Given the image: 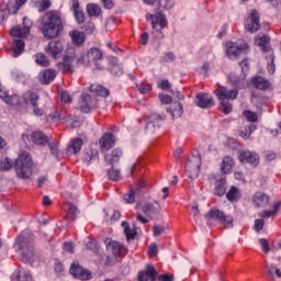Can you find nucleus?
<instances>
[{"label": "nucleus", "mask_w": 281, "mask_h": 281, "mask_svg": "<svg viewBox=\"0 0 281 281\" xmlns=\"http://www.w3.org/2000/svg\"><path fill=\"white\" fill-rule=\"evenodd\" d=\"M10 34L15 38H25V36L30 34V26H14L13 29H11Z\"/></svg>", "instance_id": "obj_31"}, {"label": "nucleus", "mask_w": 281, "mask_h": 281, "mask_svg": "<svg viewBox=\"0 0 281 281\" xmlns=\"http://www.w3.org/2000/svg\"><path fill=\"white\" fill-rule=\"evenodd\" d=\"M85 144V140L80 137L72 138L70 144L67 147L68 155H78L80 150H82V146Z\"/></svg>", "instance_id": "obj_26"}, {"label": "nucleus", "mask_w": 281, "mask_h": 281, "mask_svg": "<svg viewBox=\"0 0 281 281\" xmlns=\"http://www.w3.org/2000/svg\"><path fill=\"white\" fill-rule=\"evenodd\" d=\"M99 155L98 150L87 149L83 154L82 161L89 166L91 161H98Z\"/></svg>", "instance_id": "obj_43"}, {"label": "nucleus", "mask_w": 281, "mask_h": 281, "mask_svg": "<svg viewBox=\"0 0 281 281\" xmlns=\"http://www.w3.org/2000/svg\"><path fill=\"white\" fill-rule=\"evenodd\" d=\"M206 221H218L221 225H224L226 228L234 227V217L232 215H226L225 212L218 210V209H211L205 214Z\"/></svg>", "instance_id": "obj_6"}, {"label": "nucleus", "mask_w": 281, "mask_h": 281, "mask_svg": "<svg viewBox=\"0 0 281 281\" xmlns=\"http://www.w3.org/2000/svg\"><path fill=\"white\" fill-rule=\"evenodd\" d=\"M78 106L81 113H91V111H95V109L100 106V102L97 98H93L91 94L83 92L80 95Z\"/></svg>", "instance_id": "obj_7"}, {"label": "nucleus", "mask_w": 281, "mask_h": 281, "mask_svg": "<svg viewBox=\"0 0 281 281\" xmlns=\"http://www.w3.org/2000/svg\"><path fill=\"white\" fill-rule=\"evenodd\" d=\"M159 100L162 104H170V102H172V97L168 94H159Z\"/></svg>", "instance_id": "obj_60"}, {"label": "nucleus", "mask_w": 281, "mask_h": 281, "mask_svg": "<svg viewBox=\"0 0 281 281\" xmlns=\"http://www.w3.org/2000/svg\"><path fill=\"white\" fill-rule=\"evenodd\" d=\"M139 93L145 94L148 93V91H153V86H150L149 83H139L136 85Z\"/></svg>", "instance_id": "obj_55"}, {"label": "nucleus", "mask_w": 281, "mask_h": 281, "mask_svg": "<svg viewBox=\"0 0 281 281\" xmlns=\"http://www.w3.org/2000/svg\"><path fill=\"white\" fill-rule=\"evenodd\" d=\"M271 201V198L269 194L258 191L252 196V203L256 205V207H267Z\"/></svg>", "instance_id": "obj_20"}, {"label": "nucleus", "mask_w": 281, "mask_h": 281, "mask_svg": "<svg viewBox=\"0 0 281 281\" xmlns=\"http://www.w3.org/2000/svg\"><path fill=\"white\" fill-rule=\"evenodd\" d=\"M168 113L175 119L181 117L183 115V105L181 102L176 101L167 108Z\"/></svg>", "instance_id": "obj_28"}, {"label": "nucleus", "mask_w": 281, "mask_h": 281, "mask_svg": "<svg viewBox=\"0 0 281 281\" xmlns=\"http://www.w3.org/2000/svg\"><path fill=\"white\" fill-rule=\"evenodd\" d=\"M254 131H256V125H248L245 126L240 133H239V137H241L243 139H249V137H251V133H254Z\"/></svg>", "instance_id": "obj_51"}, {"label": "nucleus", "mask_w": 281, "mask_h": 281, "mask_svg": "<svg viewBox=\"0 0 281 281\" xmlns=\"http://www.w3.org/2000/svg\"><path fill=\"white\" fill-rule=\"evenodd\" d=\"M238 159L240 164H250V166H258L260 164V156L256 151L241 150L239 151Z\"/></svg>", "instance_id": "obj_13"}, {"label": "nucleus", "mask_w": 281, "mask_h": 281, "mask_svg": "<svg viewBox=\"0 0 281 281\" xmlns=\"http://www.w3.org/2000/svg\"><path fill=\"white\" fill-rule=\"evenodd\" d=\"M11 281H33L30 270H18L11 274Z\"/></svg>", "instance_id": "obj_29"}, {"label": "nucleus", "mask_w": 281, "mask_h": 281, "mask_svg": "<svg viewBox=\"0 0 281 281\" xmlns=\"http://www.w3.org/2000/svg\"><path fill=\"white\" fill-rule=\"evenodd\" d=\"M266 58L268 60L267 70L270 74V76H273L276 74V56H273V52H270L266 55Z\"/></svg>", "instance_id": "obj_47"}, {"label": "nucleus", "mask_w": 281, "mask_h": 281, "mask_svg": "<svg viewBox=\"0 0 281 281\" xmlns=\"http://www.w3.org/2000/svg\"><path fill=\"white\" fill-rule=\"evenodd\" d=\"M108 177L112 181H120V179H122V176L120 175V170L114 168L108 170Z\"/></svg>", "instance_id": "obj_54"}, {"label": "nucleus", "mask_w": 281, "mask_h": 281, "mask_svg": "<svg viewBox=\"0 0 281 281\" xmlns=\"http://www.w3.org/2000/svg\"><path fill=\"white\" fill-rule=\"evenodd\" d=\"M274 276L277 278H281V271L278 267H276V265H270L268 267L267 278H269L270 280H273Z\"/></svg>", "instance_id": "obj_52"}, {"label": "nucleus", "mask_w": 281, "mask_h": 281, "mask_svg": "<svg viewBox=\"0 0 281 281\" xmlns=\"http://www.w3.org/2000/svg\"><path fill=\"white\" fill-rule=\"evenodd\" d=\"M90 91L94 95H99L100 98H108L109 95V89L104 88L103 86H100L98 83H93L90 86Z\"/></svg>", "instance_id": "obj_38"}, {"label": "nucleus", "mask_w": 281, "mask_h": 281, "mask_svg": "<svg viewBox=\"0 0 281 281\" xmlns=\"http://www.w3.org/2000/svg\"><path fill=\"white\" fill-rule=\"evenodd\" d=\"M201 155L190 157L186 165V175L189 179L194 180L199 177V173L201 172Z\"/></svg>", "instance_id": "obj_8"}, {"label": "nucleus", "mask_w": 281, "mask_h": 281, "mask_svg": "<svg viewBox=\"0 0 281 281\" xmlns=\"http://www.w3.org/2000/svg\"><path fill=\"white\" fill-rule=\"evenodd\" d=\"M38 93L29 90L23 94V101L25 104H30L31 106H35L36 104H38Z\"/></svg>", "instance_id": "obj_32"}, {"label": "nucleus", "mask_w": 281, "mask_h": 281, "mask_svg": "<svg viewBox=\"0 0 281 281\" xmlns=\"http://www.w3.org/2000/svg\"><path fill=\"white\" fill-rule=\"evenodd\" d=\"M35 63L41 67H49V58L43 53H37L35 55Z\"/></svg>", "instance_id": "obj_49"}, {"label": "nucleus", "mask_w": 281, "mask_h": 281, "mask_svg": "<svg viewBox=\"0 0 281 281\" xmlns=\"http://www.w3.org/2000/svg\"><path fill=\"white\" fill-rule=\"evenodd\" d=\"M110 72L112 76H122L124 74V68H122V65H120V60L117 58H112L110 61Z\"/></svg>", "instance_id": "obj_34"}, {"label": "nucleus", "mask_w": 281, "mask_h": 281, "mask_svg": "<svg viewBox=\"0 0 281 281\" xmlns=\"http://www.w3.org/2000/svg\"><path fill=\"white\" fill-rule=\"evenodd\" d=\"M10 168H12V160L10 158L0 160V170H10Z\"/></svg>", "instance_id": "obj_56"}, {"label": "nucleus", "mask_w": 281, "mask_h": 281, "mask_svg": "<svg viewBox=\"0 0 281 281\" xmlns=\"http://www.w3.org/2000/svg\"><path fill=\"white\" fill-rule=\"evenodd\" d=\"M245 29L247 32H250V34L260 30V13H258L256 9L250 10V14L245 21Z\"/></svg>", "instance_id": "obj_12"}, {"label": "nucleus", "mask_w": 281, "mask_h": 281, "mask_svg": "<svg viewBox=\"0 0 281 281\" xmlns=\"http://www.w3.org/2000/svg\"><path fill=\"white\" fill-rule=\"evenodd\" d=\"M13 58H19L25 52V42L23 40H14L12 44Z\"/></svg>", "instance_id": "obj_36"}, {"label": "nucleus", "mask_w": 281, "mask_h": 281, "mask_svg": "<svg viewBox=\"0 0 281 281\" xmlns=\"http://www.w3.org/2000/svg\"><path fill=\"white\" fill-rule=\"evenodd\" d=\"M31 139L33 142V144H36L37 146H45L47 145V137L45 136V134H43V132H33L31 135Z\"/></svg>", "instance_id": "obj_35"}, {"label": "nucleus", "mask_w": 281, "mask_h": 281, "mask_svg": "<svg viewBox=\"0 0 281 281\" xmlns=\"http://www.w3.org/2000/svg\"><path fill=\"white\" fill-rule=\"evenodd\" d=\"M194 104L200 109H212L214 106V98L210 93L200 92L194 99Z\"/></svg>", "instance_id": "obj_15"}, {"label": "nucleus", "mask_w": 281, "mask_h": 281, "mask_svg": "<svg viewBox=\"0 0 281 281\" xmlns=\"http://www.w3.org/2000/svg\"><path fill=\"white\" fill-rule=\"evenodd\" d=\"M64 207L66 211V220L76 221V216H78V209L76 207V205L71 203H66Z\"/></svg>", "instance_id": "obj_41"}, {"label": "nucleus", "mask_w": 281, "mask_h": 281, "mask_svg": "<svg viewBox=\"0 0 281 281\" xmlns=\"http://www.w3.org/2000/svg\"><path fill=\"white\" fill-rule=\"evenodd\" d=\"M227 178H220L215 182L214 194L215 196H223L227 192Z\"/></svg>", "instance_id": "obj_30"}, {"label": "nucleus", "mask_w": 281, "mask_h": 281, "mask_svg": "<svg viewBox=\"0 0 281 281\" xmlns=\"http://www.w3.org/2000/svg\"><path fill=\"white\" fill-rule=\"evenodd\" d=\"M161 122H162L161 116H159L157 114H151L148 117V121L146 124L147 131H155V128H159V126H161Z\"/></svg>", "instance_id": "obj_33"}, {"label": "nucleus", "mask_w": 281, "mask_h": 281, "mask_svg": "<svg viewBox=\"0 0 281 281\" xmlns=\"http://www.w3.org/2000/svg\"><path fill=\"white\" fill-rule=\"evenodd\" d=\"M50 7H52V1L49 0L35 1V8L38 10V12H45L46 10H49Z\"/></svg>", "instance_id": "obj_50"}, {"label": "nucleus", "mask_w": 281, "mask_h": 281, "mask_svg": "<svg viewBox=\"0 0 281 281\" xmlns=\"http://www.w3.org/2000/svg\"><path fill=\"white\" fill-rule=\"evenodd\" d=\"M281 210V202L277 201L273 204V210L272 211H262L259 213L260 218H271V216H276Z\"/></svg>", "instance_id": "obj_40"}, {"label": "nucleus", "mask_w": 281, "mask_h": 281, "mask_svg": "<svg viewBox=\"0 0 281 281\" xmlns=\"http://www.w3.org/2000/svg\"><path fill=\"white\" fill-rule=\"evenodd\" d=\"M15 251L21 256L22 262H32L34 260V239L30 236V233L22 232L14 244Z\"/></svg>", "instance_id": "obj_2"}, {"label": "nucleus", "mask_w": 281, "mask_h": 281, "mask_svg": "<svg viewBox=\"0 0 281 281\" xmlns=\"http://www.w3.org/2000/svg\"><path fill=\"white\" fill-rule=\"evenodd\" d=\"M144 186H146V182H144V180H139L138 187L132 188L127 193L123 195V201H125L127 204L135 203V198L142 194V188H144Z\"/></svg>", "instance_id": "obj_16"}, {"label": "nucleus", "mask_w": 281, "mask_h": 281, "mask_svg": "<svg viewBox=\"0 0 281 281\" xmlns=\"http://www.w3.org/2000/svg\"><path fill=\"white\" fill-rule=\"evenodd\" d=\"M60 100H61V102H65V103L71 102V95L69 94L68 91H63L60 93Z\"/></svg>", "instance_id": "obj_62"}, {"label": "nucleus", "mask_w": 281, "mask_h": 281, "mask_svg": "<svg viewBox=\"0 0 281 281\" xmlns=\"http://www.w3.org/2000/svg\"><path fill=\"white\" fill-rule=\"evenodd\" d=\"M250 85L254 86L255 89H259L260 91H267L271 89V82L269 79L262 76H255L250 79Z\"/></svg>", "instance_id": "obj_18"}, {"label": "nucleus", "mask_w": 281, "mask_h": 281, "mask_svg": "<svg viewBox=\"0 0 281 281\" xmlns=\"http://www.w3.org/2000/svg\"><path fill=\"white\" fill-rule=\"evenodd\" d=\"M102 50L95 47L90 48L87 52L86 58H88V63H94L97 69H102V66L98 63V60H102Z\"/></svg>", "instance_id": "obj_21"}, {"label": "nucleus", "mask_w": 281, "mask_h": 281, "mask_svg": "<svg viewBox=\"0 0 281 281\" xmlns=\"http://www.w3.org/2000/svg\"><path fill=\"white\" fill-rule=\"evenodd\" d=\"M159 249L157 248V244H151L148 248V256H150V258H154V256H157Z\"/></svg>", "instance_id": "obj_58"}, {"label": "nucleus", "mask_w": 281, "mask_h": 281, "mask_svg": "<svg viewBox=\"0 0 281 281\" xmlns=\"http://www.w3.org/2000/svg\"><path fill=\"white\" fill-rule=\"evenodd\" d=\"M233 168H234V158L229 156H225L222 161L221 172H223V175H229Z\"/></svg>", "instance_id": "obj_37"}, {"label": "nucleus", "mask_w": 281, "mask_h": 281, "mask_svg": "<svg viewBox=\"0 0 281 281\" xmlns=\"http://www.w3.org/2000/svg\"><path fill=\"white\" fill-rule=\"evenodd\" d=\"M254 227L256 232H261V229L265 227V220H256Z\"/></svg>", "instance_id": "obj_61"}, {"label": "nucleus", "mask_w": 281, "mask_h": 281, "mask_svg": "<svg viewBox=\"0 0 281 281\" xmlns=\"http://www.w3.org/2000/svg\"><path fill=\"white\" fill-rule=\"evenodd\" d=\"M214 94L220 102V111L225 115H229V113H232L231 102L238 98V89H229L225 86L218 85L214 90Z\"/></svg>", "instance_id": "obj_3"}, {"label": "nucleus", "mask_w": 281, "mask_h": 281, "mask_svg": "<svg viewBox=\"0 0 281 281\" xmlns=\"http://www.w3.org/2000/svg\"><path fill=\"white\" fill-rule=\"evenodd\" d=\"M247 43L245 42H226V56H228V58H238L240 54L247 52Z\"/></svg>", "instance_id": "obj_9"}, {"label": "nucleus", "mask_w": 281, "mask_h": 281, "mask_svg": "<svg viewBox=\"0 0 281 281\" xmlns=\"http://www.w3.org/2000/svg\"><path fill=\"white\" fill-rule=\"evenodd\" d=\"M69 272L74 278H78L79 280H90L91 278V272L85 270L78 262L71 265Z\"/></svg>", "instance_id": "obj_17"}, {"label": "nucleus", "mask_w": 281, "mask_h": 281, "mask_svg": "<svg viewBox=\"0 0 281 281\" xmlns=\"http://www.w3.org/2000/svg\"><path fill=\"white\" fill-rule=\"evenodd\" d=\"M166 232L164 226H154V236H161Z\"/></svg>", "instance_id": "obj_64"}, {"label": "nucleus", "mask_w": 281, "mask_h": 281, "mask_svg": "<svg viewBox=\"0 0 281 281\" xmlns=\"http://www.w3.org/2000/svg\"><path fill=\"white\" fill-rule=\"evenodd\" d=\"M64 49L65 46H63V42L52 41L45 48V53L47 54V56H52V58H60V56H63Z\"/></svg>", "instance_id": "obj_14"}, {"label": "nucleus", "mask_w": 281, "mask_h": 281, "mask_svg": "<svg viewBox=\"0 0 281 281\" xmlns=\"http://www.w3.org/2000/svg\"><path fill=\"white\" fill-rule=\"evenodd\" d=\"M101 150H111L115 146V136L111 133H105L99 140Z\"/></svg>", "instance_id": "obj_22"}, {"label": "nucleus", "mask_w": 281, "mask_h": 281, "mask_svg": "<svg viewBox=\"0 0 281 281\" xmlns=\"http://www.w3.org/2000/svg\"><path fill=\"white\" fill-rule=\"evenodd\" d=\"M63 32V20L60 14L56 11H48L42 21V34L44 38H57Z\"/></svg>", "instance_id": "obj_1"}, {"label": "nucleus", "mask_w": 281, "mask_h": 281, "mask_svg": "<svg viewBox=\"0 0 281 281\" xmlns=\"http://www.w3.org/2000/svg\"><path fill=\"white\" fill-rule=\"evenodd\" d=\"M244 117H246V120L248 122H251L252 124H256V122H258V113L251 111V110H245L243 112Z\"/></svg>", "instance_id": "obj_53"}, {"label": "nucleus", "mask_w": 281, "mask_h": 281, "mask_svg": "<svg viewBox=\"0 0 281 281\" xmlns=\"http://www.w3.org/2000/svg\"><path fill=\"white\" fill-rule=\"evenodd\" d=\"M226 199L231 203H236L238 199H240V191L235 186L231 187L228 192L226 193Z\"/></svg>", "instance_id": "obj_45"}, {"label": "nucleus", "mask_w": 281, "mask_h": 281, "mask_svg": "<svg viewBox=\"0 0 281 281\" xmlns=\"http://www.w3.org/2000/svg\"><path fill=\"white\" fill-rule=\"evenodd\" d=\"M121 225L124 229V234H125L127 240H135V236H137V232H135L134 229H131L128 222H122Z\"/></svg>", "instance_id": "obj_48"}, {"label": "nucleus", "mask_w": 281, "mask_h": 281, "mask_svg": "<svg viewBox=\"0 0 281 281\" xmlns=\"http://www.w3.org/2000/svg\"><path fill=\"white\" fill-rule=\"evenodd\" d=\"M86 34H93L95 32V24L92 21H89L85 24Z\"/></svg>", "instance_id": "obj_57"}, {"label": "nucleus", "mask_w": 281, "mask_h": 281, "mask_svg": "<svg viewBox=\"0 0 281 281\" xmlns=\"http://www.w3.org/2000/svg\"><path fill=\"white\" fill-rule=\"evenodd\" d=\"M69 36L74 43V45H82V43H85L86 41V36H85V33L78 31V30H75V31H71L69 33Z\"/></svg>", "instance_id": "obj_42"}, {"label": "nucleus", "mask_w": 281, "mask_h": 281, "mask_svg": "<svg viewBox=\"0 0 281 281\" xmlns=\"http://www.w3.org/2000/svg\"><path fill=\"white\" fill-rule=\"evenodd\" d=\"M105 247H106V251H110L114 258H124V256H126V254H128V250L126 249V247H124V245L112 240L111 238H106L104 240Z\"/></svg>", "instance_id": "obj_11"}, {"label": "nucleus", "mask_w": 281, "mask_h": 281, "mask_svg": "<svg viewBox=\"0 0 281 281\" xmlns=\"http://www.w3.org/2000/svg\"><path fill=\"white\" fill-rule=\"evenodd\" d=\"M138 281H155L157 278V270L155 269V266L148 265L145 268V271L138 272Z\"/></svg>", "instance_id": "obj_19"}, {"label": "nucleus", "mask_w": 281, "mask_h": 281, "mask_svg": "<svg viewBox=\"0 0 281 281\" xmlns=\"http://www.w3.org/2000/svg\"><path fill=\"white\" fill-rule=\"evenodd\" d=\"M122 155V149L115 148L112 150L111 155H105V161H108L110 166H113V164H117V161H120Z\"/></svg>", "instance_id": "obj_39"}, {"label": "nucleus", "mask_w": 281, "mask_h": 281, "mask_svg": "<svg viewBox=\"0 0 281 281\" xmlns=\"http://www.w3.org/2000/svg\"><path fill=\"white\" fill-rule=\"evenodd\" d=\"M161 210L159 202L154 201L151 203H146L143 205L142 211L146 216H153V214H157Z\"/></svg>", "instance_id": "obj_27"}, {"label": "nucleus", "mask_w": 281, "mask_h": 281, "mask_svg": "<svg viewBox=\"0 0 281 281\" xmlns=\"http://www.w3.org/2000/svg\"><path fill=\"white\" fill-rule=\"evenodd\" d=\"M70 10L74 12V16L79 25L85 23V11H82V8H80V1L71 0Z\"/></svg>", "instance_id": "obj_23"}, {"label": "nucleus", "mask_w": 281, "mask_h": 281, "mask_svg": "<svg viewBox=\"0 0 281 281\" xmlns=\"http://www.w3.org/2000/svg\"><path fill=\"white\" fill-rule=\"evenodd\" d=\"M32 166H34V162L30 153L23 151L20 154L15 160V172L19 179H30L33 172Z\"/></svg>", "instance_id": "obj_4"}, {"label": "nucleus", "mask_w": 281, "mask_h": 281, "mask_svg": "<svg viewBox=\"0 0 281 281\" xmlns=\"http://www.w3.org/2000/svg\"><path fill=\"white\" fill-rule=\"evenodd\" d=\"M7 4V12L9 14H16L19 12V5H23L27 0H9Z\"/></svg>", "instance_id": "obj_44"}, {"label": "nucleus", "mask_w": 281, "mask_h": 281, "mask_svg": "<svg viewBox=\"0 0 281 281\" xmlns=\"http://www.w3.org/2000/svg\"><path fill=\"white\" fill-rule=\"evenodd\" d=\"M76 60V52L70 49V52L64 55L63 60L57 64V69L63 74L74 72V61Z\"/></svg>", "instance_id": "obj_10"}, {"label": "nucleus", "mask_w": 281, "mask_h": 281, "mask_svg": "<svg viewBox=\"0 0 281 281\" xmlns=\"http://www.w3.org/2000/svg\"><path fill=\"white\" fill-rule=\"evenodd\" d=\"M269 41H271L269 36L259 35L255 38V45H257V47H260L261 52H265L266 54H271V52L273 50L269 46Z\"/></svg>", "instance_id": "obj_24"}, {"label": "nucleus", "mask_w": 281, "mask_h": 281, "mask_svg": "<svg viewBox=\"0 0 281 281\" xmlns=\"http://www.w3.org/2000/svg\"><path fill=\"white\" fill-rule=\"evenodd\" d=\"M146 20L150 21L153 27V36L157 40L164 38V32H161V30H164L166 25H168V20L166 19V15H164V13L161 12H158L156 14L147 13Z\"/></svg>", "instance_id": "obj_5"}, {"label": "nucleus", "mask_w": 281, "mask_h": 281, "mask_svg": "<svg viewBox=\"0 0 281 281\" xmlns=\"http://www.w3.org/2000/svg\"><path fill=\"white\" fill-rule=\"evenodd\" d=\"M86 10L90 16H94L95 19L102 14V8L95 3H88Z\"/></svg>", "instance_id": "obj_46"}, {"label": "nucleus", "mask_w": 281, "mask_h": 281, "mask_svg": "<svg viewBox=\"0 0 281 281\" xmlns=\"http://www.w3.org/2000/svg\"><path fill=\"white\" fill-rule=\"evenodd\" d=\"M38 80L41 85H50L56 80V70L54 69H46L38 75Z\"/></svg>", "instance_id": "obj_25"}, {"label": "nucleus", "mask_w": 281, "mask_h": 281, "mask_svg": "<svg viewBox=\"0 0 281 281\" xmlns=\"http://www.w3.org/2000/svg\"><path fill=\"white\" fill-rule=\"evenodd\" d=\"M48 148H49L52 155H54L55 157H58V153H59L58 144L48 143Z\"/></svg>", "instance_id": "obj_59"}, {"label": "nucleus", "mask_w": 281, "mask_h": 281, "mask_svg": "<svg viewBox=\"0 0 281 281\" xmlns=\"http://www.w3.org/2000/svg\"><path fill=\"white\" fill-rule=\"evenodd\" d=\"M87 249H90V251H98V243L95 240L91 239L87 244Z\"/></svg>", "instance_id": "obj_63"}]
</instances>
